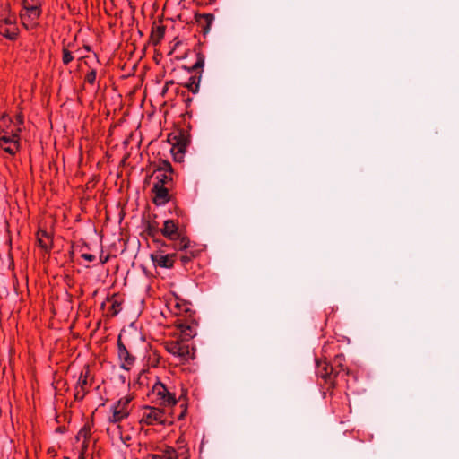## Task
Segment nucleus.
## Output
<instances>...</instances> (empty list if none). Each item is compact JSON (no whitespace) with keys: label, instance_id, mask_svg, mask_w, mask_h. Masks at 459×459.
Here are the masks:
<instances>
[{"label":"nucleus","instance_id":"10","mask_svg":"<svg viewBox=\"0 0 459 459\" xmlns=\"http://www.w3.org/2000/svg\"><path fill=\"white\" fill-rule=\"evenodd\" d=\"M152 390L153 394L156 395L159 400L160 405L170 407L177 403L175 394L171 393L161 382H155Z\"/></svg>","mask_w":459,"mask_h":459},{"label":"nucleus","instance_id":"6","mask_svg":"<svg viewBox=\"0 0 459 459\" xmlns=\"http://www.w3.org/2000/svg\"><path fill=\"white\" fill-rule=\"evenodd\" d=\"M155 178L156 185L170 186L173 180V169L169 161L166 160H160L155 166Z\"/></svg>","mask_w":459,"mask_h":459},{"label":"nucleus","instance_id":"24","mask_svg":"<svg viewBox=\"0 0 459 459\" xmlns=\"http://www.w3.org/2000/svg\"><path fill=\"white\" fill-rule=\"evenodd\" d=\"M165 37V30H151V34L149 37V42L156 47L160 44Z\"/></svg>","mask_w":459,"mask_h":459},{"label":"nucleus","instance_id":"19","mask_svg":"<svg viewBox=\"0 0 459 459\" xmlns=\"http://www.w3.org/2000/svg\"><path fill=\"white\" fill-rule=\"evenodd\" d=\"M144 233L152 238L154 242H160L159 236L160 233V229H159L158 223L155 221H148L146 223Z\"/></svg>","mask_w":459,"mask_h":459},{"label":"nucleus","instance_id":"15","mask_svg":"<svg viewBox=\"0 0 459 459\" xmlns=\"http://www.w3.org/2000/svg\"><path fill=\"white\" fill-rule=\"evenodd\" d=\"M145 459H178V454L171 446L159 447L157 453L147 455Z\"/></svg>","mask_w":459,"mask_h":459},{"label":"nucleus","instance_id":"36","mask_svg":"<svg viewBox=\"0 0 459 459\" xmlns=\"http://www.w3.org/2000/svg\"><path fill=\"white\" fill-rule=\"evenodd\" d=\"M180 407L182 408L179 415L178 416V420H182L184 419L186 413V403H181Z\"/></svg>","mask_w":459,"mask_h":459},{"label":"nucleus","instance_id":"38","mask_svg":"<svg viewBox=\"0 0 459 459\" xmlns=\"http://www.w3.org/2000/svg\"><path fill=\"white\" fill-rule=\"evenodd\" d=\"M18 121H19L20 124L22 123V120L21 117H18Z\"/></svg>","mask_w":459,"mask_h":459},{"label":"nucleus","instance_id":"27","mask_svg":"<svg viewBox=\"0 0 459 459\" xmlns=\"http://www.w3.org/2000/svg\"><path fill=\"white\" fill-rule=\"evenodd\" d=\"M91 436V429L89 424H85L77 433L76 439L79 441L81 439L82 440H89Z\"/></svg>","mask_w":459,"mask_h":459},{"label":"nucleus","instance_id":"16","mask_svg":"<svg viewBox=\"0 0 459 459\" xmlns=\"http://www.w3.org/2000/svg\"><path fill=\"white\" fill-rule=\"evenodd\" d=\"M178 327L180 331V336L178 338H182L189 342V341L196 335V325L195 324H188L186 322H180L178 325Z\"/></svg>","mask_w":459,"mask_h":459},{"label":"nucleus","instance_id":"31","mask_svg":"<svg viewBox=\"0 0 459 459\" xmlns=\"http://www.w3.org/2000/svg\"><path fill=\"white\" fill-rule=\"evenodd\" d=\"M62 61L64 65H68L74 60V56L67 48H63Z\"/></svg>","mask_w":459,"mask_h":459},{"label":"nucleus","instance_id":"32","mask_svg":"<svg viewBox=\"0 0 459 459\" xmlns=\"http://www.w3.org/2000/svg\"><path fill=\"white\" fill-rule=\"evenodd\" d=\"M97 77V72L95 69H91L85 75L84 81L89 84H94Z\"/></svg>","mask_w":459,"mask_h":459},{"label":"nucleus","instance_id":"7","mask_svg":"<svg viewBox=\"0 0 459 459\" xmlns=\"http://www.w3.org/2000/svg\"><path fill=\"white\" fill-rule=\"evenodd\" d=\"M167 422L166 413L157 407H145L142 412L140 423L151 425H164Z\"/></svg>","mask_w":459,"mask_h":459},{"label":"nucleus","instance_id":"5","mask_svg":"<svg viewBox=\"0 0 459 459\" xmlns=\"http://www.w3.org/2000/svg\"><path fill=\"white\" fill-rule=\"evenodd\" d=\"M132 397L126 395L116 402L110 409L111 415L108 417V422L116 426L126 419L132 411Z\"/></svg>","mask_w":459,"mask_h":459},{"label":"nucleus","instance_id":"4","mask_svg":"<svg viewBox=\"0 0 459 459\" xmlns=\"http://www.w3.org/2000/svg\"><path fill=\"white\" fill-rule=\"evenodd\" d=\"M21 21L25 29L33 27L41 13V0H22Z\"/></svg>","mask_w":459,"mask_h":459},{"label":"nucleus","instance_id":"41","mask_svg":"<svg viewBox=\"0 0 459 459\" xmlns=\"http://www.w3.org/2000/svg\"><path fill=\"white\" fill-rule=\"evenodd\" d=\"M156 29L160 30V29H164V27H162V26H158Z\"/></svg>","mask_w":459,"mask_h":459},{"label":"nucleus","instance_id":"8","mask_svg":"<svg viewBox=\"0 0 459 459\" xmlns=\"http://www.w3.org/2000/svg\"><path fill=\"white\" fill-rule=\"evenodd\" d=\"M316 375L324 379L325 383L329 385L328 389H333L338 385L337 377H335L334 367L328 363L325 359L316 360Z\"/></svg>","mask_w":459,"mask_h":459},{"label":"nucleus","instance_id":"37","mask_svg":"<svg viewBox=\"0 0 459 459\" xmlns=\"http://www.w3.org/2000/svg\"><path fill=\"white\" fill-rule=\"evenodd\" d=\"M81 256H82V258H83L84 260H86L88 262H93L95 260V255H93L91 254H82Z\"/></svg>","mask_w":459,"mask_h":459},{"label":"nucleus","instance_id":"35","mask_svg":"<svg viewBox=\"0 0 459 459\" xmlns=\"http://www.w3.org/2000/svg\"><path fill=\"white\" fill-rule=\"evenodd\" d=\"M88 446H89V440H82V447H81V453H80L79 456H82L83 459H85L84 454L87 451Z\"/></svg>","mask_w":459,"mask_h":459},{"label":"nucleus","instance_id":"1","mask_svg":"<svg viewBox=\"0 0 459 459\" xmlns=\"http://www.w3.org/2000/svg\"><path fill=\"white\" fill-rule=\"evenodd\" d=\"M160 233L166 238L174 242V248L183 250L190 247V240L183 228L174 220H166Z\"/></svg>","mask_w":459,"mask_h":459},{"label":"nucleus","instance_id":"29","mask_svg":"<svg viewBox=\"0 0 459 459\" xmlns=\"http://www.w3.org/2000/svg\"><path fill=\"white\" fill-rule=\"evenodd\" d=\"M182 44H183V40L180 39L178 36L175 37L169 42V51L168 52V55L171 56Z\"/></svg>","mask_w":459,"mask_h":459},{"label":"nucleus","instance_id":"28","mask_svg":"<svg viewBox=\"0 0 459 459\" xmlns=\"http://www.w3.org/2000/svg\"><path fill=\"white\" fill-rule=\"evenodd\" d=\"M160 355L157 351H151L148 355V362L152 367H157L160 364Z\"/></svg>","mask_w":459,"mask_h":459},{"label":"nucleus","instance_id":"12","mask_svg":"<svg viewBox=\"0 0 459 459\" xmlns=\"http://www.w3.org/2000/svg\"><path fill=\"white\" fill-rule=\"evenodd\" d=\"M117 354L121 362V368L129 370L134 364L135 358L129 352L126 345L121 341V334L117 338Z\"/></svg>","mask_w":459,"mask_h":459},{"label":"nucleus","instance_id":"26","mask_svg":"<svg viewBox=\"0 0 459 459\" xmlns=\"http://www.w3.org/2000/svg\"><path fill=\"white\" fill-rule=\"evenodd\" d=\"M200 81H201V75L191 76L188 80V82H186L185 86L190 91H192L193 93H195L198 91Z\"/></svg>","mask_w":459,"mask_h":459},{"label":"nucleus","instance_id":"25","mask_svg":"<svg viewBox=\"0 0 459 459\" xmlns=\"http://www.w3.org/2000/svg\"><path fill=\"white\" fill-rule=\"evenodd\" d=\"M116 429L117 430L119 439L122 441V443L126 446H130L132 440L131 435L123 430V426L121 424L117 425Z\"/></svg>","mask_w":459,"mask_h":459},{"label":"nucleus","instance_id":"30","mask_svg":"<svg viewBox=\"0 0 459 459\" xmlns=\"http://www.w3.org/2000/svg\"><path fill=\"white\" fill-rule=\"evenodd\" d=\"M122 309V303L117 299H113L109 307V313L111 316H117Z\"/></svg>","mask_w":459,"mask_h":459},{"label":"nucleus","instance_id":"39","mask_svg":"<svg viewBox=\"0 0 459 459\" xmlns=\"http://www.w3.org/2000/svg\"><path fill=\"white\" fill-rule=\"evenodd\" d=\"M208 30H204V36L205 37L206 33L208 32Z\"/></svg>","mask_w":459,"mask_h":459},{"label":"nucleus","instance_id":"42","mask_svg":"<svg viewBox=\"0 0 459 459\" xmlns=\"http://www.w3.org/2000/svg\"><path fill=\"white\" fill-rule=\"evenodd\" d=\"M85 49L90 51V48L88 46H85Z\"/></svg>","mask_w":459,"mask_h":459},{"label":"nucleus","instance_id":"22","mask_svg":"<svg viewBox=\"0 0 459 459\" xmlns=\"http://www.w3.org/2000/svg\"><path fill=\"white\" fill-rule=\"evenodd\" d=\"M200 47H201V43L199 42L198 47L195 48V51L196 52V61L192 65V70H195V71L203 69V67L204 65L205 56H204V53L202 52Z\"/></svg>","mask_w":459,"mask_h":459},{"label":"nucleus","instance_id":"23","mask_svg":"<svg viewBox=\"0 0 459 459\" xmlns=\"http://www.w3.org/2000/svg\"><path fill=\"white\" fill-rule=\"evenodd\" d=\"M0 147L4 152L13 156L20 150V143H18V141H10L8 142V143H6V145H4V143H0Z\"/></svg>","mask_w":459,"mask_h":459},{"label":"nucleus","instance_id":"3","mask_svg":"<svg viewBox=\"0 0 459 459\" xmlns=\"http://www.w3.org/2000/svg\"><path fill=\"white\" fill-rule=\"evenodd\" d=\"M168 142L171 144V154L177 162L183 161L186 147L190 143L189 134L184 130H177L168 135Z\"/></svg>","mask_w":459,"mask_h":459},{"label":"nucleus","instance_id":"18","mask_svg":"<svg viewBox=\"0 0 459 459\" xmlns=\"http://www.w3.org/2000/svg\"><path fill=\"white\" fill-rule=\"evenodd\" d=\"M20 127L11 129L10 131L0 132V143L6 145V143H8L10 141H18V143H20Z\"/></svg>","mask_w":459,"mask_h":459},{"label":"nucleus","instance_id":"20","mask_svg":"<svg viewBox=\"0 0 459 459\" xmlns=\"http://www.w3.org/2000/svg\"><path fill=\"white\" fill-rule=\"evenodd\" d=\"M182 251H184V254L179 255L178 258L181 264L185 267L187 266L194 258L199 255V251L197 249H193L191 245L189 248L183 249Z\"/></svg>","mask_w":459,"mask_h":459},{"label":"nucleus","instance_id":"2","mask_svg":"<svg viewBox=\"0 0 459 459\" xmlns=\"http://www.w3.org/2000/svg\"><path fill=\"white\" fill-rule=\"evenodd\" d=\"M165 350L178 359L180 363H185L195 359V348L190 347L189 342L182 338L169 340L164 342Z\"/></svg>","mask_w":459,"mask_h":459},{"label":"nucleus","instance_id":"9","mask_svg":"<svg viewBox=\"0 0 459 459\" xmlns=\"http://www.w3.org/2000/svg\"><path fill=\"white\" fill-rule=\"evenodd\" d=\"M345 356L343 354H337L333 362L332 367H334V374L337 380H344L346 382V389L350 390V385L348 377H352L356 380L354 374L345 366Z\"/></svg>","mask_w":459,"mask_h":459},{"label":"nucleus","instance_id":"44","mask_svg":"<svg viewBox=\"0 0 459 459\" xmlns=\"http://www.w3.org/2000/svg\"><path fill=\"white\" fill-rule=\"evenodd\" d=\"M79 459H83V457L82 456H79Z\"/></svg>","mask_w":459,"mask_h":459},{"label":"nucleus","instance_id":"17","mask_svg":"<svg viewBox=\"0 0 459 459\" xmlns=\"http://www.w3.org/2000/svg\"><path fill=\"white\" fill-rule=\"evenodd\" d=\"M37 240L39 246L45 251H49L53 246L52 236L44 230H39L37 232Z\"/></svg>","mask_w":459,"mask_h":459},{"label":"nucleus","instance_id":"11","mask_svg":"<svg viewBox=\"0 0 459 459\" xmlns=\"http://www.w3.org/2000/svg\"><path fill=\"white\" fill-rule=\"evenodd\" d=\"M90 377V368L88 366H85L84 368L81 371L79 376L75 390H74V399L75 400H82L85 395L89 393L90 387L91 385V382L89 381Z\"/></svg>","mask_w":459,"mask_h":459},{"label":"nucleus","instance_id":"13","mask_svg":"<svg viewBox=\"0 0 459 459\" xmlns=\"http://www.w3.org/2000/svg\"><path fill=\"white\" fill-rule=\"evenodd\" d=\"M178 257L176 254L163 255L160 252L152 254L151 258L155 266L170 269L174 266L175 259Z\"/></svg>","mask_w":459,"mask_h":459},{"label":"nucleus","instance_id":"21","mask_svg":"<svg viewBox=\"0 0 459 459\" xmlns=\"http://www.w3.org/2000/svg\"><path fill=\"white\" fill-rule=\"evenodd\" d=\"M195 18L198 25L202 27V29H210L214 20V15L212 13H203L197 14Z\"/></svg>","mask_w":459,"mask_h":459},{"label":"nucleus","instance_id":"33","mask_svg":"<svg viewBox=\"0 0 459 459\" xmlns=\"http://www.w3.org/2000/svg\"><path fill=\"white\" fill-rule=\"evenodd\" d=\"M3 35V37L10 39V40H14L18 38V30H4V33H1Z\"/></svg>","mask_w":459,"mask_h":459},{"label":"nucleus","instance_id":"43","mask_svg":"<svg viewBox=\"0 0 459 459\" xmlns=\"http://www.w3.org/2000/svg\"><path fill=\"white\" fill-rule=\"evenodd\" d=\"M215 0H209V3L212 4V2H214Z\"/></svg>","mask_w":459,"mask_h":459},{"label":"nucleus","instance_id":"40","mask_svg":"<svg viewBox=\"0 0 459 459\" xmlns=\"http://www.w3.org/2000/svg\"><path fill=\"white\" fill-rule=\"evenodd\" d=\"M137 31L141 36L143 35V31L141 30H138Z\"/></svg>","mask_w":459,"mask_h":459},{"label":"nucleus","instance_id":"34","mask_svg":"<svg viewBox=\"0 0 459 459\" xmlns=\"http://www.w3.org/2000/svg\"><path fill=\"white\" fill-rule=\"evenodd\" d=\"M169 306H173L172 312L175 315L179 316L182 313L181 305L178 301L169 303Z\"/></svg>","mask_w":459,"mask_h":459},{"label":"nucleus","instance_id":"14","mask_svg":"<svg viewBox=\"0 0 459 459\" xmlns=\"http://www.w3.org/2000/svg\"><path fill=\"white\" fill-rule=\"evenodd\" d=\"M152 193L154 194L152 201L156 205H164L170 199L169 186H167L154 184Z\"/></svg>","mask_w":459,"mask_h":459}]
</instances>
